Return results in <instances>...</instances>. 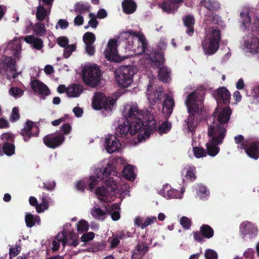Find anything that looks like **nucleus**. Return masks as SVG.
Wrapping results in <instances>:
<instances>
[{
    "instance_id": "obj_17",
    "label": "nucleus",
    "mask_w": 259,
    "mask_h": 259,
    "mask_svg": "<svg viewBox=\"0 0 259 259\" xmlns=\"http://www.w3.org/2000/svg\"><path fill=\"white\" fill-rule=\"evenodd\" d=\"M242 48L246 52L251 54L259 53V39L256 37H249L244 39Z\"/></svg>"
},
{
    "instance_id": "obj_7",
    "label": "nucleus",
    "mask_w": 259,
    "mask_h": 259,
    "mask_svg": "<svg viewBox=\"0 0 259 259\" xmlns=\"http://www.w3.org/2000/svg\"><path fill=\"white\" fill-rule=\"evenodd\" d=\"M60 243L63 246L67 244L76 246L78 243V237L74 232L68 233L64 228L61 233L58 234L55 240H53L52 249L53 251L58 250Z\"/></svg>"
},
{
    "instance_id": "obj_6",
    "label": "nucleus",
    "mask_w": 259,
    "mask_h": 259,
    "mask_svg": "<svg viewBox=\"0 0 259 259\" xmlns=\"http://www.w3.org/2000/svg\"><path fill=\"white\" fill-rule=\"evenodd\" d=\"M220 38V31L218 28L212 27L208 30L202 42V47L205 54L212 55L217 52Z\"/></svg>"
},
{
    "instance_id": "obj_52",
    "label": "nucleus",
    "mask_w": 259,
    "mask_h": 259,
    "mask_svg": "<svg viewBox=\"0 0 259 259\" xmlns=\"http://www.w3.org/2000/svg\"><path fill=\"white\" fill-rule=\"evenodd\" d=\"M193 151L195 156L197 158L205 157L206 155V152L203 148L196 147L193 148Z\"/></svg>"
},
{
    "instance_id": "obj_26",
    "label": "nucleus",
    "mask_w": 259,
    "mask_h": 259,
    "mask_svg": "<svg viewBox=\"0 0 259 259\" xmlns=\"http://www.w3.org/2000/svg\"><path fill=\"white\" fill-rule=\"evenodd\" d=\"M258 146V142L251 143L248 145L246 144V147L243 149H245L246 153L250 157L257 159L259 157Z\"/></svg>"
},
{
    "instance_id": "obj_48",
    "label": "nucleus",
    "mask_w": 259,
    "mask_h": 259,
    "mask_svg": "<svg viewBox=\"0 0 259 259\" xmlns=\"http://www.w3.org/2000/svg\"><path fill=\"white\" fill-rule=\"evenodd\" d=\"M23 92L22 90L17 87H12L9 90V94L15 98L21 97Z\"/></svg>"
},
{
    "instance_id": "obj_46",
    "label": "nucleus",
    "mask_w": 259,
    "mask_h": 259,
    "mask_svg": "<svg viewBox=\"0 0 259 259\" xmlns=\"http://www.w3.org/2000/svg\"><path fill=\"white\" fill-rule=\"evenodd\" d=\"M201 232L204 236L210 238L213 235V231L211 228L208 225H203L201 227Z\"/></svg>"
},
{
    "instance_id": "obj_44",
    "label": "nucleus",
    "mask_w": 259,
    "mask_h": 259,
    "mask_svg": "<svg viewBox=\"0 0 259 259\" xmlns=\"http://www.w3.org/2000/svg\"><path fill=\"white\" fill-rule=\"evenodd\" d=\"M119 206L118 204L112 205L110 210L111 218L113 221H117L120 219V215L119 212Z\"/></svg>"
},
{
    "instance_id": "obj_22",
    "label": "nucleus",
    "mask_w": 259,
    "mask_h": 259,
    "mask_svg": "<svg viewBox=\"0 0 259 259\" xmlns=\"http://www.w3.org/2000/svg\"><path fill=\"white\" fill-rule=\"evenodd\" d=\"M31 87L34 92L39 95L40 97L42 99H44L50 93L48 88L39 80H33L32 81Z\"/></svg>"
},
{
    "instance_id": "obj_28",
    "label": "nucleus",
    "mask_w": 259,
    "mask_h": 259,
    "mask_svg": "<svg viewBox=\"0 0 259 259\" xmlns=\"http://www.w3.org/2000/svg\"><path fill=\"white\" fill-rule=\"evenodd\" d=\"M51 7L40 4L37 8L36 17L37 19L42 21L47 18L50 13Z\"/></svg>"
},
{
    "instance_id": "obj_16",
    "label": "nucleus",
    "mask_w": 259,
    "mask_h": 259,
    "mask_svg": "<svg viewBox=\"0 0 259 259\" xmlns=\"http://www.w3.org/2000/svg\"><path fill=\"white\" fill-rule=\"evenodd\" d=\"M0 67L8 73V75H10L8 73L12 74L13 78H16L18 76L16 72V61L10 57L3 56L0 59Z\"/></svg>"
},
{
    "instance_id": "obj_53",
    "label": "nucleus",
    "mask_w": 259,
    "mask_h": 259,
    "mask_svg": "<svg viewBox=\"0 0 259 259\" xmlns=\"http://www.w3.org/2000/svg\"><path fill=\"white\" fill-rule=\"evenodd\" d=\"M76 50V45L74 44L68 45L64 48L63 56L65 58H67L71 56L72 52Z\"/></svg>"
},
{
    "instance_id": "obj_4",
    "label": "nucleus",
    "mask_w": 259,
    "mask_h": 259,
    "mask_svg": "<svg viewBox=\"0 0 259 259\" xmlns=\"http://www.w3.org/2000/svg\"><path fill=\"white\" fill-rule=\"evenodd\" d=\"M142 117H138L132 120H127L130 128V134L132 135L138 134V140L142 142L148 138L156 128L155 121L153 115L148 111L145 110Z\"/></svg>"
},
{
    "instance_id": "obj_64",
    "label": "nucleus",
    "mask_w": 259,
    "mask_h": 259,
    "mask_svg": "<svg viewBox=\"0 0 259 259\" xmlns=\"http://www.w3.org/2000/svg\"><path fill=\"white\" fill-rule=\"evenodd\" d=\"M85 51L89 55L92 56L95 52V46L93 44L85 45Z\"/></svg>"
},
{
    "instance_id": "obj_45",
    "label": "nucleus",
    "mask_w": 259,
    "mask_h": 259,
    "mask_svg": "<svg viewBox=\"0 0 259 259\" xmlns=\"http://www.w3.org/2000/svg\"><path fill=\"white\" fill-rule=\"evenodd\" d=\"M95 40V35L92 32H87L83 36V40L85 45L93 44Z\"/></svg>"
},
{
    "instance_id": "obj_57",
    "label": "nucleus",
    "mask_w": 259,
    "mask_h": 259,
    "mask_svg": "<svg viewBox=\"0 0 259 259\" xmlns=\"http://www.w3.org/2000/svg\"><path fill=\"white\" fill-rule=\"evenodd\" d=\"M206 259H217L218 254L215 251L212 249H207L205 252Z\"/></svg>"
},
{
    "instance_id": "obj_56",
    "label": "nucleus",
    "mask_w": 259,
    "mask_h": 259,
    "mask_svg": "<svg viewBox=\"0 0 259 259\" xmlns=\"http://www.w3.org/2000/svg\"><path fill=\"white\" fill-rule=\"evenodd\" d=\"M234 139L236 144H240V148L241 149L246 147V144L248 143V142L243 140V137L242 135H238Z\"/></svg>"
},
{
    "instance_id": "obj_55",
    "label": "nucleus",
    "mask_w": 259,
    "mask_h": 259,
    "mask_svg": "<svg viewBox=\"0 0 259 259\" xmlns=\"http://www.w3.org/2000/svg\"><path fill=\"white\" fill-rule=\"evenodd\" d=\"M57 42L60 47L65 48L68 45L69 40L67 37L62 36L57 38Z\"/></svg>"
},
{
    "instance_id": "obj_60",
    "label": "nucleus",
    "mask_w": 259,
    "mask_h": 259,
    "mask_svg": "<svg viewBox=\"0 0 259 259\" xmlns=\"http://www.w3.org/2000/svg\"><path fill=\"white\" fill-rule=\"evenodd\" d=\"M69 23L65 19H60L56 25V28H60L61 29H64L68 27Z\"/></svg>"
},
{
    "instance_id": "obj_35",
    "label": "nucleus",
    "mask_w": 259,
    "mask_h": 259,
    "mask_svg": "<svg viewBox=\"0 0 259 259\" xmlns=\"http://www.w3.org/2000/svg\"><path fill=\"white\" fill-rule=\"evenodd\" d=\"M108 210L104 211L101 208L97 207H94L91 210V215L96 220L103 221L106 217Z\"/></svg>"
},
{
    "instance_id": "obj_15",
    "label": "nucleus",
    "mask_w": 259,
    "mask_h": 259,
    "mask_svg": "<svg viewBox=\"0 0 259 259\" xmlns=\"http://www.w3.org/2000/svg\"><path fill=\"white\" fill-rule=\"evenodd\" d=\"M145 111L140 112L136 104L130 103L124 106L122 115L127 119V120H128L136 118L138 117L144 118V116L146 115L144 114Z\"/></svg>"
},
{
    "instance_id": "obj_23",
    "label": "nucleus",
    "mask_w": 259,
    "mask_h": 259,
    "mask_svg": "<svg viewBox=\"0 0 259 259\" xmlns=\"http://www.w3.org/2000/svg\"><path fill=\"white\" fill-rule=\"evenodd\" d=\"M212 95L218 103L222 101L224 104H228L230 102V93L225 87L220 88L213 91Z\"/></svg>"
},
{
    "instance_id": "obj_31",
    "label": "nucleus",
    "mask_w": 259,
    "mask_h": 259,
    "mask_svg": "<svg viewBox=\"0 0 259 259\" xmlns=\"http://www.w3.org/2000/svg\"><path fill=\"white\" fill-rule=\"evenodd\" d=\"M195 168L192 166H187L185 167L183 170V175H184L183 180L184 181H192L195 178Z\"/></svg>"
},
{
    "instance_id": "obj_10",
    "label": "nucleus",
    "mask_w": 259,
    "mask_h": 259,
    "mask_svg": "<svg viewBox=\"0 0 259 259\" xmlns=\"http://www.w3.org/2000/svg\"><path fill=\"white\" fill-rule=\"evenodd\" d=\"M114 104L115 101L113 99L107 97L102 93L95 94L92 101L93 107L96 110H111Z\"/></svg>"
},
{
    "instance_id": "obj_34",
    "label": "nucleus",
    "mask_w": 259,
    "mask_h": 259,
    "mask_svg": "<svg viewBox=\"0 0 259 259\" xmlns=\"http://www.w3.org/2000/svg\"><path fill=\"white\" fill-rule=\"evenodd\" d=\"M122 176L130 181H134L136 176L135 167L131 165L125 166L122 170Z\"/></svg>"
},
{
    "instance_id": "obj_13",
    "label": "nucleus",
    "mask_w": 259,
    "mask_h": 259,
    "mask_svg": "<svg viewBox=\"0 0 259 259\" xmlns=\"http://www.w3.org/2000/svg\"><path fill=\"white\" fill-rule=\"evenodd\" d=\"M117 41L114 39L109 40L107 46L104 51V55L108 60L115 62H118L124 59H121L118 54L117 50Z\"/></svg>"
},
{
    "instance_id": "obj_41",
    "label": "nucleus",
    "mask_w": 259,
    "mask_h": 259,
    "mask_svg": "<svg viewBox=\"0 0 259 259\" xmlns=\"http://www.w3.org/2000/svg\"><path fill=\"white\" fill-rule=\"evenodd\" d=\"M170 71L166 67H162L159 71V78L164 82H168L170 79Z\"/></svg>"
},
{
    "instance_id": "obj_2",
    "label": "nucleus",
    "mask_w": 259,
    "mask_h": 259,
    "mask_svg": "<svg viewBox=\"0 0 259 259\" xmlns=\"http://www.w3.org/2000/svg\"><path fill=\"white\" fill-rule=\"evenodd\" d=\"M122 35L128 40L126 48L134 52L136 55L142 56L140 60L141 64L150 65L155 67L162 65L164 62L163 55L161 54H155L147 49L146 38L142 33L130 30L124 32Z\"/></svg>"
},
{
    "instance_id": "obj_54",
    "label": "nucleus",
    "mask_w": 259,
    "mask_h": 259,
    "mask_svg": "<svg viewBox=\"0 0 259 259\" xmlns=\"http://www.w3.org/2000/svg\"><path fill=\"white\" fill-rule=\"evenodd\" d=\"M89 26L93 28H96L98 24V22L96 19V15L94 13H90L89 14Z\"/></svg>"
},
{
    "instance_id": "obj_36",
    "label": "nucleus",
    "mask_w": 259,
    "mask_h": 259,
    "mask_svg": "<svg viewBox=\"0 0 259 259\" xmlns=\"http://www.w3.org/2000/svg\"><path fill=\"white\" fill-rule=\"evenodd\" d=\"M184 23L187 29L186 33L188 35L191 36L194 32V28L193 27L194 24V18L192 16H188L183 18Z\"/></svg>"
},
{
    "instance_id": "obj_21",
    "label": "nucleus",
    "mask_w": 259,
    "mask_h": 259,
    "mask_svg": "<svg viewBox=\"0 0 259 259\" xmlns=\"http://www.w3.org/2000/svg\"><path fill=\"white\" fill-rule=\"evenodd\" d=\"M240 232L243 237L249 235L250 237H252L257 234L258 229L253 224L246 221L241 224Z\"/></svg>"
},
{
    "instance_id": "obj_58",
    "label": "nucleus",
    "mask_w": 259,
    "mask_h": 259,
    "mask_svg": "<svg viewBox=\"0 0 259 259\" xmlns=\"http://www.w3.org/2000/svg\"><path fill=\"white\" fill-rule=\"evenodd\" d=\"M20 117L18 108L15 107L13 108L10 120L12 121H16Z\"/></svg>"
},
{
    "instance_id": "obj_11",
    "label": "nucleus",
    "mask_w": 259,
    "mask_h": 259,
    "mask_svg": "<svg viewBox=\"0 0 259 259\" xmlns=\"http://www.w3.org/2000/svg\"><path fill=\"white\" fill-rule=\"evenodd\" d=\"M242 18V28L244 30L248 29L251 31H259V15L256 16L252 23L250 22V18L249 16V9L246 8L241 13Z\"/></svg>"
},
{
    "instance_id": "obj_29",
    "label": "nucleus",
    "mask_w": 259,
    "mask_h": 259,
    "mask_svg": "<svg viewBox=\"0 0 259 259\" xmlns=\"http://www.w3.org/2000/svg\"><path fill=\"white\" fill-rule=\"evenodd\" d=\"M161 95V91H154L153 85L151 82H150L148 85L147 90V96L149 101L152 104L156 102L159 99Z\"/></svg>"
},
{
    "instance_id": "obj_25",
    "label": "nucleus",
    "mask_w": 259,
    "mask_h": 259,
    "mask_svg": "<svg viewBox=\"0 0 259 259\" xmlns=\"http://www.w3.org/2000/svg\"><path fill=\"white\" fill-rule=\"evenodd\" d=\"M182 2V0H164L162 4H158V6L163 11L170 13L177 9L178 4Z\"/></svg>"
},
{
    "instance_id": "obj_32",
    "label": "nucleus",
    "mask_w": 259,
    "mask_h": 259,
    "mask_svg": "<svg viewBox=\"0 0 259 259\" xmlns=\"http://www.w3.org/2000/svg\"><path fill=\"white\" fill-rule=\"evenodd\" d=\"M24 40L28 44H32L33 47L38 50H40L43 47V42L41 39L35 37L31 35L26 36Z\"/></svg>"
},
{
    "instance_id": "obj_39",
    "label": "nucleus",
    "mask_w": 259,
    "mask_h": 259,
    "mask_svg": "<svg viewBox=\"0 0 259 259\" xmlns=\"http://www.w3.org/2000/svg\"><path fill=\"white\" fill-rule=\"evenodd\" d=\"M33 33L36 35L41 36L46 34V28L45 24L41 22H37L32 26Z\"/></svg>"
},
{
    "instance_id": "obj_42",
    "label": "nucleus",
    "mask_w": 259,
    "mask_h": 259,
    "mask_svg": "<svg viewBox=\"0 0 259 259\" xmlns=\"http://www.w3.org/2000/svg\"><path fill=\"white\" fill-rule=\"evenodd\" d=\"M200 3L202 6L209 10H215L219 7L217 2L211 0H202Z\"/></svg>"
},
{
    "instance_id": "obj_1",
    "label": "nucleus",
    "mask_w": 259,
    "mask_h": 259,
    "mask_svg": "<svg viewBox=\"0 0 259 259\" xmlns=\"http://www.w3.org/2000/svg\"><path fill=\"white\" fill-rule=\"evenodd\" d=\"M115 162V160L113 159L104 160L103 162L106 166L103 170L99 167L96 169L94 174L90 176L88 180L89 188L91 191L101 182L102 186L97 187L95 191L97 197L101 201H110L112 196L116 194L122 197L129 194L128 185L124 184L119 187L112 178L107 179L116 168Z\"/></svg>"
},
{
    "instance_id": "obj_62",
    "label": "nucleus",
    "mask_w": 259,
    "mask_h": 259,
    "mask_svg": "<svg viewBox=\"0 0 259 259\" xmlns=\"http://www.w3.org/2000/svg\"><path fill=\"white\" fill-rule=\"evenodd\" d=\"M20 247L19 246H16L14 247H11L9 250V254L10 257L12 258V257L16 256L18 255L20 252Z\"/></svg>"
},
{
    "instance_id": "obj_47",
    "label": "nucleus",
    "mask_w": 259,
    "mask_h": 259,
    "mask_svg": "<svg viewBox=\"0 0 259 259\" xmlns=\"http://www.w3.org/2000/svg\"><path fill=\"white\" fill-rule=\"evenodd\" d=\"M77 232L81 233L84 231H87L89 229V224L87 221L81 220L77 224Z\"/></svg>"
},
{
    "instance_id": "obj_51",
    "label": "nucleus",
    "mask_w": 259,
    "mask_h": 259,
    "mask_svg": "<svg viewBox=\"0 0 259 259\" xmlns=\"http://www.w3.org/2000/svg\"><path fill=\"white\" fill-rule=\"evenodd\" d=\"M251 96L253 98V103L259 102V84H256L252 88Z\"/></svg>"
},
{
    "instance_id": "obj_43",
    "label": "nucleus",
    "mask_w": 259,
    "mask_h": 259,
    "mask_svg": "<svg viewBox=\"0 0 259 259\" xmlns=\"http://www.w3.org/2000/svg\"><path fill=\"white\" fill-rule=\"evenodd\" d=\"M128 133H130V128L127 122L126 124L124 123L119 125L116 128V134L120 136H125Z\"/></svg>"
},
{
    "instance_id": "obj_20",
    "label": "nucleus",
    "mask_w": 259,
    "mask_h": 259,
    "mask_svg": "<svg viewBox=\"0 0 259 259\" xmlns=\"http://www.w3.org/2000/svg\"><path fill=\"white\" fill-rule=\"evenodd\" d=\"M21 50V38L15 37L13 40L9 41L5 51H10L14 57L19 59L20 58Z\"/></svg>"
},
{
    "instance_id": "obj_3",
    "label": "nucleus",
    "mask_w": 259,
    "mask_h": 259,
    "mask_svg": "<svg viewBox=\"0 0 259 259\" xmlns=\"http://www.w3.org/2000/svg\"><path fill=\"white\" fill-rule=\"evenodd\" d=\"M232 113L228 106L221 107L219 105L215 109L213 115L217 117L218 122H214L209 125L208 134L209 141L206 143L207 153L211 156H215L219 152L218 145L222 143L226 134L225 124L229 121Z\"/></svg>"
},
{
    "instance_id": "obj_61",
    "label": "nucleus",
    "mask_w": 259,
    "mask_h": 259,
    "mask_svg": "<svg viewBox=\"0 0 259 259\" xmlns=\"http://www.w3.org/2000/svg\"><path fill=\"white\" fill-rule=\"evenodd\" d=\"M180 224L185 229H189L191 222V221L186 217H183L180 220Z\"/></svg>"
},
{
    "instance_id": "obj_33",
    "label": "nucleus",
    "mask_w": 259,
    "mask_h": 259,
    "mask_svg": "<svg viewBox=\"0 0 259 259\" xmlns=\"http://www.w3.org/2000/svg\"><path fill=\"white\" fill-rule=\"evenodd\" d=\"M122 7L123 12L127 14L134 13L137 9V5L133 0H124Z\"/></svg>"
},
{
    "instance_id": "obj_12",
    "label": "nucleus",
    "mask_w": 259,
    "mask_h": 259,
    "mask_svg": "<svg viewBox=\"0 0 259 259\" xmlns=\"http://www.w3.org/2000/svg\"><path fill=\"white\" fill-rule=\"evenodd\" d=\"M103 146L107 153L112 154L119 151L121 144L115 135L110 134L105 136Z\"/></svg>"
},
{
    "instance_id": "obj_49",
    "label": "nucleus",
    "mask_w": 259,
    "mask_h": 259,
    "mask_svg": "<svg viewBox=\"0 0 259 259\" xmlns=\"http://www.w3.org/2000/svg\"><path fill=\"white\" fill-rule=\"evenodd\" d=\"M5 153L8 156H11L15 153V147L13 144L6 143L3 146Z\"/></svg>"
},
{
    "instance_id": "obj_27",
    "label": "nucleus",
    "mask_w": 259,
    "mask_h": 259,
    "mask_svg": "<svg viewBox=\"0 0 259 259\" xmlns=\"http://www.w3.org/2000/svg\"><path fill=\"white\" fill-rule=\"evenodd\" d=\"M174 105L173 98L167 96L163 101L162 108V112L165 117H168L171 114Z\"/></svg>"
},
{
    "instance_id": "obj_24",
    "label": "nucleus",
    "mask_w": 259,
    "mask_h": 259,
    "mask_svg": "<svg viewBox=\"0 0 259 259\" xmlns=\"http://www.w3.org/2000/svg\"><path fill=\"white\" fill-rule=\"evenodd\" d=\"M42 202L39 204H37V199L33 196L30 197L29 202L31 205L35 206L37 212L40 213L48 209L49 205V198L47 195L42 197Z\"/></svg>"
},
{
    "instance_id": "obj_59",
    "label": "nucleus",
    "mask_w": 259,
    "mask_h": 259,
    "mask_svg": "<svg viewBox=\"0 0 259 259\" xmlns=\"http://www.w3.org/2000/svg\"><path fill=\"white\" fill-rule=\"evenodd\" d=\"M94 237V233L92 232H90L83 234L81 237V240L83 242H88L93 240Z\"/></svg>"
},
{
    "instance_id": "obj_9",
    "label": "nucleus",
    "mask_w": 259,
    "mask_h": 259,
    "mask_svg": "<svg viewBox=\"0 0 259 259\" xmlns=\"http://www.w3.org/2000/svg\"><path fill=\"white\" fill-rule=\"evenodd\" d=\"M101 73L98 66L88 65L84 67L83 71V79L85 84L94 87L97 85L100 81Z\"/></svg>"
},
{
    "instance_id": "obj_18",
    "label": "nucleus",
    "mask_w": 259,
    "mask_h": 259,
    "mask_svg": "<svg viewBox=\"0 0 259 259\" xmlns=\"http://www.w3.org/2000/svg\"><path fill=\"white\" fill-rule=\"evenodd\" d=\"M65 137L60 134H51L44 138L45 144L51 148H56L60 146L64 141Z\"/></svg>"
},
{
    "instance_id": "obj_5",
    "label": "nucleus",
    "mask_w": 259,
    "mask_h": 259,
    "mask_svg": "<svg viewBox=\"0 0 259 259\" xmlns=\"http://www.w3.org/2000/svg\"><path fill=\"white\" fill-rule=\"evenodd\" d=\"M190 115L186 121L188 129L193 132L197 123V117L203 108V97L199 92H194L188 96L185 101Z\"/></svg>"
},
{
    "instance_id": "obj_50",
    "label": "nucleus",
    "mask_w": 259,
    "mask_h": 259,
    "mask_svg": "<svg viewBox=\"0 0 259 259\" xmlns=\"http://www.w3.org/2000/svg\"><path fill=\"white\" fill-rule=\"evenodd\" d=\"M170 123L166 121L161 124L158 129V132L159 134L162 135L164 133L168 132L171 128Z\"/></svg>"
},
{
    "instance_id": "obj_19",
    "label": "nucleus",
    "mask_w": 259,
    "mask_h": 259,
    "mask_svg": "<svg viewBox=\"0 0 259 259\" xmlns=\"http://www.w3.org/2000/svg\"><path fill=\"white\" fill-rule=\"evenodd\" d=\"M38 132V127L36 123L31 121H27L22 131L21 134L24 141L27 142L31 136H37Z\"/></svg>"
},
{
    "instance_id": "obj_40",
    "label": "nucleus",
    "mask_w": 259,
    "mask_h": 259,
    "mask_svg": "<svg viewBox=\"0 0 259 259\" xmlns=\"http://www.w3.org/2000/svg\"><path fill=\"white\" fill-rule=\"evenodd\" d=\"M196 189L197 196L201 199L206 198L209 195V190L204 186L198 185L196 187Z\"/></svg>"
},
{
    "instance_id": "obj_38",
    "label": "nucleus",
    "mask_w": 259,
    "mask_h": 259,
    "mask_svg": "<svg viewBox=\"0 0 259 259\" xmlns=\"http://www.w3.org/2000/svg\"><path fill=\"white\" fill-rule=\"evenodd\" d=\"M90 10V6L88 4H84L82 2L76 3L74 6V9L71 10V12H74L76 14H82Z\"/></svg>"
},
{
    "instance_id": "obj_37",
    "label": "nucleus",
    "mask_w": 259,
    "mask_h": 259,
    "mask_svg": "<svg viewBox=\"0 0 259 259\" xmlns=\"http://www.w3.org/2000/svg\"><path fill=\"white\" fill-rule=\"evenodd\" d=\"M25 221L26 226L29 228L40 223V218L38 215L34 216L29 213H26Z\"/></svg>"
},
{
    "instance_id": "obj_8",
    "label": "nucleus",
    "mask_w": 259,
    "mask_h": 259,
    "mask_svg": "<svg viewBox=\"0 0 259 259\" xmlns=\"http://www.w3.org/2000/svg\"><path fill=\"white\" fill-rule=\"evenodd\" d=\"M136 69L133 66H122L117 71L116 79L118 84L123 88L128 87L133 82V77Z\"/></svg>"
},
{
    "instance_id": "obj_30",
    "label": "nucleus",
    "mask_w": 259,
    "mask_h": 259,
    "mask_svg": "<svg viewBox=\"0 0 259 259\" xmlns=\"http://www.w3.org/2000/svg\"><path fill=\"white\" fill-rule=\"evenodd\" d=\"M82 86L78 84H72L66 89V93L69 97H77L82 92Z\"/></svg>"
},
{
    "instance_id": "obj_63",
    "label": "nucleus",
    "mask_w": 259,
    "mask_h": 259,
    "mask_svg": "<svg viewBox=\"0 0 259 259\" xmlns=\"http://www.w3.org/2000/svg\"><path fill=\"white\" fill-rule=\"evenodd\" d=\"M134 223L136 226L140 227L142 229L146 227V226H143L145 225V219L142 218H136L134 220Z\"/></svg>"
},
{
    "instance_id": "obj_14",
    "label": "nucleus",
    "mask_w": 259,
    "mask_h": 259,
    "mask_svg": "<svg viewBox=\"0 0 259 259\" xmlns=\"http://www.w3.org/2000/svg\"><path fill=\"white\" fill-rule=\"evenodd\" d=\"M185 190L182 188L178 191L170 185L166 184L158 191V194L167 199H181L182 198Z\"/></svg>"
}]
</instances>
